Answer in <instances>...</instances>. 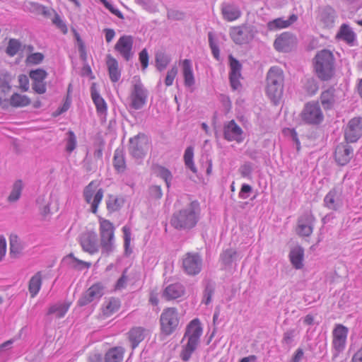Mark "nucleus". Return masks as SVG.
Returning <instances> with one entry per match:
<instances>
[{
  "instance_id": "c03bdc74",
  "label": "nucleus",
  "mask_w": 362,
  "mask_h": 362,
  "mask_svg": "<svg viewBox=\"0 0 362 362\" xmlns=\"http://www.w3.org/2000/svg\"><path fill=\"white\" fill-rule=\"evenodd\" d=\"M119 308V303L117 300L111 299L105 305L103 313L106 316H110Z\"/></svg>"
},
{
  "instance_id": "4d7b16f0",
  "label": "nucleus",
  "mask_w": 362,
  "mask_h": 362,
  "mask_svg": "<svg viewBox=\"0 0 362 362\" xmlns=\"http://www.w3.org/2000/svg\"><path fill=\"white\" fill-rule=\"evenodd\" d=\"M158 175L165 181L167 186L169 187V182L172 177L170 172L163 167H159Z\"/></svg>"
},
{
  "instance_id": "6e6d98bb",
  "label": "nucleus",
  "mask_w": 362,
  "mask_h": 362,
  "mask_svg": "<svg viewBox=\"0 0 362 362\" xmlns=\"http://www.w3.org/2000/svg\"><path fill=\"white\" fill-rule=\"evenodd\" d=\"M100 1L103 4V5L105 6V8H107L112 13H113L114 15H115L116 16H117L118 18H119L121 19L124 18V16H123V14L122 13V12L119 10L115 8L114 6L110 3H109L107 0H100Z\"/></svg>"
},
{
  "instance_id": "5701e85b",
  "label": "nucleus",
  "mask_w": 362,
  "mask_h": 362,
  "mask_svg": "<svg viewBox=\"0 0 362 362\" xmlns=\"http://www.w3.org/2000/svg\"><path fill=\"white\" fill-rule=\"evenodd\" d=\"M131 106L135 110L141 108L146 103V94L144 88L139 84L134 86V90L130 95Z\"/></svg>"
},
{
  "instance_id": "e2e57ef3",
  "label": "nucleus",
  "mask_w": 362,
  "mask_h": 362,
  "mask_svg": "<svg viewBox=\"0 0 362 362\" xmlns=\"http://www.w3.org/2000/svg\"><path fill=\"white\" fill-rule=\"evenodd\" d=\"M156 60L157 66L160 69H164L169 62V60L163 54L156 55Z\"/></svg>"
},
{
  "instance_id": "ddd939ff",
  "label": "nucleus",
  "mask_w": 362,
  "mask_h": 362,
  "mask_svg": "<svg viewBox=\"0 0 362 362\" xmlns=\"http://www.w3.org/2000/svg\"><path fill=\"white\" fill-rule=\"evenodd\" d=\"M362 136V118L351 119L344 131V137L348 142H356Z\"/></svg>"
},
{
  "instance_id": "72a5a7b5",
  "label": "nucleus",
  "mask_w": 362,
  "mask_h": 362,
  "mask_svg": "<svg viewBox=\"0 0 362 362\" xmlns=\"http://www.w3.org/2000/svg\"><path fill=\"white\" fill-rule=\"evenodd\" d=\"M337 37L351 45L356 40V34L348 25L342 24L337 35Z\"/></svg>"
},
{
  "instance_id": "2f4dec72",
  "label": "nucleus",
  "mask_w": 362,
  "mask_h": 362,
  "mask_svg": "<svg viewBox=\"0 0 362 362\" xmlns=\"http://www.w3.org/2000/svg\"><path fill=\"white\" fill-rule=\"evenodd\" d=\"M42 282V275L40 272L33 275L28 282V291L31 298H35L39 293Z\"/></svg>"
},
{
  "instance_id": "c756f323",
  "label": "nucleus",
  "mask_w": 362,
  "mask_h": 362,
  "mask_svg": "<svg viewBox=\"0 0 362 362\" xmlns=\"http://www.w3.org/2000/svg\"><path fill=\"white\" fill-rule=\"evenodd\" d=\"M181 65L185 86L191 87L194 86L195 80L191 61L185 59L181 62Z\"/></svg>"
},
{
  "instance_id": "393cba45",
  "label": "nucleus",
  "mask_w": 362,
  "mask_h": 362,
  "mask_svg": "<svg viewBox=\"0 0 362 362\" xmlns=\"http://www.w3.org/2000/svg\"><path fill=\"white\" fill-rule=\"evenodd\" d=\"M315 218L313 215L310 213L301 216L298 220V227L296 232L301 236H309L313 232V227L311 226Z\"/></svg>"
},
{
  "instance_id": "774afa93",
  "label": "nucleus",
  "mask_w": 362,
  "mask_h": 362,
  "mask_svg": "<svg viewBox=\"0 0 362 362\" xmlns=\"http://www.w3.org/2000/svg\"><path fill=\"white\" fill-rule=\"evenodd\" d=\"M105 34V40L107 43L110 42L115 36V33L113 29L105 28L104 30Z\"/></svg>"
},
{
  "instance_id": "f704fd0d",
  "label": "nucleus",
  "mask_w": 362,
  "mask_h": 362,
  "mask_svg": "<svg viewBox=\"0 0 362 362\" xmlns=\"http://www.w3.org/2000/svg\"><path fill=\"white\" fill-rule=\"evenodd\" d=\"M304 256L303 249L300 247L293 248L290 252V260L293 266L297 269H301L303 266V260Z\"/></svg>"
},
{
  "instance_id": "79ce46f5",
  "label": "nucleus",
  "mask_w": 362,
  "mask_h": 362,
  "mask_svg": "<svg viewBox=\"0 0 362 362\" xmlns=\"http://www.w3.org/2000/svg\"><path fill=\"white\" fill-rule=\"evenodd\" d=\"M123 203V199L110 194L106 202L107 209L110 212L117 211L122 207Z\"/></svg>"
},
{
  "instance_id": "39448f33",
  "label": "nucleus",
  "mask_w": 362,
  "mask_h": 362,
  "mask_svg": "<svg viewBox=\"0 0 362 362\" xmlns=\"http://www.w3.org/2000/svg\"><path fill=\"white\" fill-rule=\"evenodd\" d=\"M99 182L96 180L91 181L83 189V195L85 202L90 205V211L96 214L98 211L103 197L104 190L99 187Z\"/></svg>"
},
{
  "instance_id": "6ab92c4d",
  "label": "nucleus",
  "mask_w": 362,
  "mask_h": 362,
  "mask_svg": "<svg viewBox=\"0 0 362 362\" xmlns=\"http://www.w3.org/2000/svg\"><path fill=\"white\" fill-rule=\"evenodd\" d=\"M81 245L83 250L90 254L98 252L97 235L95 232L84 233L81 238Z\"/></svg>"
},
{
  "instance_id": "58836bf2",
  "label": "nucleus",
  "mask_w": 362,
  "mask_h": 362,
  "mask_svg": "<svg viewBox=\"0 0 362 362\" xmlns=\"http://www.w3.org/2000/svg\"><path fill=\"white\" fill-rule=\"evenodd\" d=\"M69 303H57L49 307L47 314L54 315L57 318L63 317L69 309Z\"/></svg>"
},
{
  "instance_id": "09e8293b",
  "label": "nucleus",
  "mask_w": 362,
  "mask_h": 362,
  "mask_svg": "<svg viewBox=\"0 0 362 362\" xmlns=\"http://www.w3.org/2000/svg\"><path fill=\"white\" fill-rule=\"evenodd\" d=\"M44 59V55L40 52H35L29 54L26 58V64L29 65H37Z\"/></svg>"
},
{
  "instance_id": "0eeeda50",
  "label": "nucleus",
  "mask_w": 362,
  "mask_h": 362,
  "mask_svg": "<svg viewBox=\"0 0 362 362\" xmlns=\"http://www.w3.org/2000/svg\"><path fill=\"white\" fill-rule=\"evenodd\" d=\"M151 148V140L144 133H139L129 139V153L136 159L144 158Z\"/></svg>"
},
{
  "instance_id": "6e6552de",
  "label": "nucleus",
  "mask_w": 362,
  "mask_h": 362,
  "mask_svg": "<svg viewBox=\"0 0 362 362\" xmlns=\"http://www.w3.org/2000/svg\"><path fill=\"white\" fill-rule=\"evenodd\" d=\"M180 322L178 311L175 308H165L160 317V331L166 336L172 334Z\"/></svg>"
},
{
  "instance_id": "a211bd4d",
  "label": "nucleus",
  "mask_w": 362,
  "mask_h": 362,
  "mask_svg": "<svg viewBox=\"0 0 362 362\" xmlns=\"http://www.w3.org/2000/svg\"><path fill=\"white\" fill-rule=\"evenodd\" d=\"M353 156V149L348 144H339L334 151V159L340 165H345Z\"/></svg>"
},
{
  "instance_id": "aec40b11",
  "label": "nucleus",
  "mask_w": 362,
  "mask_h": 362,
  "mask_svg": "<svg viewBox=\"0 0 362 362\" xmlns=\"http://www.w3.org/2000/svg\"><path fill=\"white\" fill-rule=\"evenodd\" d=\"M149 331L142 327H134L127 333L128 339L134 349L148 336Z\"/></svg>"
},
{
  "instance_id": "5fc2aeb1",
  "label": "nucleus",
  "mask_w": 362,
  "mask_h": 362,
  "mask_svg": "<svg viewBox=\"0 0 362 362\" xmlns=\"http://www.w3.org/2000/svg\"><path fill=\"white\" fill-rule=\"evenodd\" d=\"M128 281V276L127 275V270H124L121 276V277L117 280L115 284V289L121 290L126 287V285Z\"/></svg>"
},
{
  "instance_id": "f257e3e1",
  "label": "nucleus",
  "mask_w": 362,
  "mask_h": 362,
  "mask_svg": "<svg viewBox=\"0 0 362 362\" xmlns=\"http://www.w3.org/2000/svg\"><path fill=\"white\" fill-rule=\"evenodd\" d=\"M199 211V203L195 201L189 202L185 208L173 214L170 223L178 230L190 229L197 223Z\"/></svg>"
},
{
  "instance_id": "a19ab883",
  "label": "nucleus",
  "mask_w": 362,
  "mask_h": 362,
  "mask_svg": "<svg viewBox=\"0 0 362 362\" xmlns=\"http://www.w3.org/2000/svg\"><path fill=\"white\" fill-rule=\"evenodd\" d=\"M321 103L325 109L331 108L334 103V94L333 89H329L322 93Z\"/></svg>"
},
{
  "instance_id": "de8ad7c7",
  "label": "nucleus",
  "mask_w": 362,
  "mask_h": 362,
  "mask_svg": "<svg viewBox=\"0 0 362 362\" xmlns=\"http://www.w3.org/2000/svg\"><path fill=\"white\" fill-rule=\"evenodd\" d=\"M67 257L69 258H71V259H72L71 266L74 269H82L84 268L88 269V268L90 267V266H91L90 262H84L83 260H81V259L75 257L74 256V255L71 253L69 254Z\"/></svg>"
},
{
  "instance_id": "3c124183",
  "label": "nucleus",
  "mask_w": 362,
  "mask_h": 362,
  "mask_svg": "<svg viewBox=\"0 0 362 362\" xmlns=\"http://www.w3.org/2000/svg\"><path fill=\"white\" fill-rule=\"evenodd\" d=\"M69 138L66 141V150L69 153H71L76 147V137L72 131L68 132Z\"/></svg>"
},
{
  "instance_id": "bb28decb",
  "label": "nucleus",
  "mask_w": 362,
  "mask_h": 362,
  "mask_svg": "<svg viewBox=\"0 0 362 362\" xmlns=\"http://www.w3.org/2000/svg\"><path fill=\"white\" fill-rule=\"evenodd\" d=\"M297 20L298 16L296 14H292L287 20H284L281 18H278L271 21H269L267 24V27L269 30L275 31L277 30L284 29L289 27L293 23L296 22Z\"/></svg>"
},
{
  "instance_id": "9d476101",
  "label": "nucleus",
  "mask_w": 362,
  "mask_h": 362,
  "mask_svg": "<svg viewBox=\"0 0 362 362\" xmlns=\"http://www.w3.org/2000/svg\"><path fill=\"white\" fill-rule=\"evenodd\" d=\"M300 117L302 120L308 124H319L323 119V115L317 103H308Z\"/></svg>"
},
{
  "instance_id": "49530a36",
  "label": "nucleus",
  "mask_w": 362,
  "mask_h": 362,
  "mask_svg": "<svg viewBox=\"0 0 362 362\" xmlns=\"http://www.w3.org/2000/svg\"><path fill=\"white\" fill-rule=\"evenodd\" d=\"M21 47V44L19 40H18L16 39H11L8 42V44L7 48H6V53L9 56L13 57L18 52Z\"/></svg>"
},
{
  "instance_id": "69168bd1",
  "label": "nucleus",
  "mask_w": 362,
  "mask_h": 362,
  "mask_svg": "<svg viewBox=\"0 0 362 362\" xmlns=\"http://www.w3.org/2000/svg\"><path fill=\"white\" fill-rule=\"evenodd\" d=\"M251 190H252V187L250 185H247V184L243 185L241 187L240 191L239 192V197L243 199H247V196H245V194L250 192Z\"/></svg>"
},
{
  "instance_id": "ea45409f",
  "label": "nucleus",
  "mask_w": 362,
  "mask_h": 362,
  "mask_svg": "<svg viewBox=\"0 0 362 362\" xmlns=\"http://www.w3.org/2000/svg\"><path fill=\"white\" fill-rule=\"evenodd\" d=\"M10 255L13 258H17L21 254L22 246L19 242L18 238L16 235L10 236Z\"/></svg>"
},
{
  "instance_id": "cd10ccee",
  "label": "nucleus",
  "mask_w": 362,
  "mask_h": 362,
  "mask_svg": "<svg viewBox=\"0 0 362 362\" xmlns=\"http://www.w3.org/2000/svg\"><path fill=\"white\" fill-rule=\"evenodd\" d=\"M106 64L111 81L113 83L117 82L121 77V71L119 69L117 60L111 54H107L106 57Z\"/></svg>"
},
{
  "instance_id": "c85d7f7f",
  "label": "nucleus",
  "mask_w": 362,
  "mask_h": 362,
  "mask_svg": "<svg viewBox=\"0 0 362 362\" xmlns=\"http://www.w3.org/2000/svg\"><path fill=\"white\" fill-rule=\"evenodd\" d=\"M90 94L98 113L106 114L107 110V104L99 94L96 88V83H93L90 87Z\"/></svg>"
},
{
  "instance_id": "f03ea898",
  "label": "nucleus",
  "mask_w": 362,
  "mask_h": 362,
  "mask_svg": "<svg viewBox=\"0 0 362 362\" xmlns=\"http://www.w3.org/2000/svg\"><path fill=\"white\" fill-rule=\"evenodd\" d=\"M202 332L203 329L198 318L191 320L187 325L183 339H186L187 342L180 353V358L182 361H188L189 360L198 346Z\"/></svg>"
},
{
  "instance_id": "7ed1b4c3",
  "label": "nucleus",
  "mask_w": 362,
  "mask_h": 362,
  "mask_svg": "<svg viewBox=\"0 0 362 362\" xmlns=\"http://www.w3.org/2000/svg\"><path fill=\"white\" fill-rule=\"evenodd\" d=\"M283 91L284 72L281 69L273 66L269 70L267 76V95L276 105L282 98Z\"/></svg>"
},
{
  "instance_id": "b1692460",
  "label": "nucleus",
  "mask_w": 362,
  "mask_h": 362,
  "mask_svg": "<svg viewBox=\"0 0 362 362\" xmlns=\"http://www.w3.org/2000/svg\"><path fill=\"white\" fill-rule=\"evenodd\" d=\"M341 192L334 188L331 189L324 198V205L326 208L332 211H337L341 206L340 198Z\"/></svg>"
},
{
  "instance_id": "13d9d810",
  "label": "nucleus",
  "mask_w": 362,
  "mask_h": 362,
  "mask_svg": "<svg viewBox=\"0 0 362 362\" xmlns=\"http://www.w3.org/2000/svg\"><path fill=\"white\" fill-rule=\"evenodd\" d=\"M124 233V247L126 251L129 249L131 243V230L130 228L126 226L122 228Z\"/></svg>"
},
{
  "instance_id": "7c9ffc66",
  "label": "nucleus",
  "mask_w": 362,
  "mask_h": 362,
  "mask_svg": "<svg viewBox=\"0 0 362 362\" xmlns=\"http://www.w3.org/2000/svg\"><path fill=\"white\" fill-rule=\"evenodd\" d=\"M185 293L184 287L179 284H170L165 288L163 292V296L166 300L177 299Z\"/></svg>"
},
{
  "instance_id": "4be33fe9",
  "label": "nucleus",
  "mask_w": 362,
  "mask_h": 362,
  "mask_svg": "<svg viewBox=\"0 0 362 362\" xmlns=\"http://www.w3.org/2000/svg\"><path fill=\"white\" fill-rule=\"evenodd\" d=\"M296 40L292 35L288 33H284L280 35L274 41V48L279 52H288L295 45Z\"/></svg>"
},
{
  "instance_id": "4c0bfd02",
  "label": "nucleus",
  "mask_w": 362,
  "mask_h": 362,
  "mask_svg": "<svg viewBox=\"0 0 362 362\" xmlns=\"http://www.w3.org/2000/svg\"><path fill=\"white\" fill-rule=\"evenodd\" d=\"M9 103L13 107H23L29 105L30 100L26 95L15 93L11 96Z\"/></svg>"
},
{
  "instance_id": "c9c22d12",
  "label": "nucleus",
  "mask_w": 362,
  "mask_h": 362,
  "mask_svg": "<svg viewBox=\"0 0 362 362\" xmlns=\"http://www.w3.org/2000/svg\"><path fill=\"white\" fill-rule=\"evenodd\" d=\"M13 76L7 71L0 72V90L3 93H8L12 88Z\"/></svg>"
},
{
  "instance_id": "f3484780",
  "label": "nucleus",
  "mask_w": 362,
  "mask_h": 362,
  "mask_svg": "<svg viewBox=\"0 0 362 362\" xmlns=\"http://www.w3.org/2000/svg\"><path fill=\"white\" fill-rule=\"evenodd\" d=\"M223 134L224 138L229 141L240 143L243 141V132L234 120L224 126Z\"/></svg>"
},
{
  "instance_id": "052dcab7",
  "label": "nucleus",
  "mask_w": 362,
  "mask_h": 362,
  "mask_svg": "<svg viewBox=\"0 0 362 362\" xmlns=\"http://www.w3.org/2000/svg\"><path fill=\"white\" fill-rule=\"evenodd\" d=\"M209 42L213 55L218 59L219 57V49L217 45L214 42L213 36L211 33L209 34Z\"/></svg>"
},
{
  "instance_id": "473e14b6",
  "label": "nucleus",
  "mask_w": 362,
  "mask_h": 362,
  "mask_svg": "<svg viewBox=\"0 0 362 362\" xmlns=\"http://www.w3.org/2000/svg\"><path fill=\"white\" fill-rule=\"evenodd\" d=\"M124 354V349L121 346H115L110 349L105 355V362H122Z\"/></svg>"
},
{
  "instance_id": "20e7f679",
  "label": "nucleus",
  "mask_w": 362,
  "mask_h": 362,
  "mask_svg": "<svg viewBox=\"0 0 362 362\" xmlns=\"http://www.w3.org/2000/svg\"><path fill=\"white\" fill-rule=\"evenodd\" d=\"M314 68L320 79L329 80L334 74L333 54L327 49H322L317 52L315 57Z\"/></svg>"
},
{
  "instance_id": "423d86ee",
  "label": "nucleus",
  "mask_w": 362,
  "mask_h": 362,
  "mask_svg": "<svg viewBox=\"0 0 362 362\" xmlns=\"http://www.w3.org/2000/svg\"><path fill=\"white\" fill-rule=\"evenodd\" d=\"M100 246L103 252L108 254L112 250L115 238V227L109 220L102 217L98 218Z\"/></svg>"
},
{
  "instance_id": "e433bc0d",
  "label": "nucleus",
  "mask_w": 362,
  "mask_h": 362,
  "mask_svg": "<svg viewBox=\"0 0 362 362\" xmlns=\"http://www.w3.org/2000/svg\"><path fill=\"white\" fill-rule=\"evenodd\" d=\"M113 165L118 173H123L126 169L124 154L122 150L116 149L113 157Z\"/></svg>"
},
{
  "instance_id": "37998d69",
  "label": "nucleus",
  "mask_w": 362,
  "mask_h": 362,
  "mask_svg": "<svg viewBox=\"0 0 362 362\" xmlns=\"http://www.w3.org/2000/svg\"><path fill=\"white\" fill-rule=\"evenodd\" d=\"M194 149L192 146L186 148L184 154V161L185 165L190 169L193 173H197V168L193 162Z\"/></svg>"
},
{
  "instance_id": "680f3d73",
  "label": "nucleus",
  "mask_w": 362,
  "mask_h": 362,
  "mask_svg": "<svg viewBox=\"0 0 362 362\" xmlns=\"http://www.w3.org/2000/svg\"><path fill=\"white\" fill-rule=\"evenodd\" d=\"M102 354L100 351L94 350L89 353L88 356V362H101Z\"/></svg>"
},
{
  "instance_id": "2eb2a0df",
  "label": "nucleus",
  "mask_w": 362,
  "mask_h": 362,
  "mask_svg": "<svg viewBox=\"0 0 362 362\" xmlns=\"http://www.w3.org/2000/svg\"><path fill=\"white\" fill-rule=\"evenodd\" d=\"M349 329L343 325L338 324L332 332V345L337 351H342L346 346Z\"/></svg>"
},
{
  "instance_id": "8fccbe9b",
  "label": "nucleus",
  "mask_w": 362,
  "mask_h": 362,
  "mask_svg": "<svg viewBox=\"0 0 362 362\" xmlns=\"http://www.w3.org/2000/svg\"><path fill=\"white\" fill-rule=\"evenodd\" d=\"M53 11L54 16L52 19L53 24H54L64 34H66L68 32V28L64 21L62 20L58 13H57L54 11Z\"/></svg>"
},
{
  "instance_id": "f8f14e48",
  "label": "nucleus",
  "mask_w": 362,
  "mask_h": 362,
  "mask_svg": "<svg viewBox=\"0 0 362 362\" xmlns=\"http://www.w3.org/2000/svg\"><path fill=\"white\" fill-rule=\"evenodd\" d=\"M134 38L132 35L121 36L115 45V49L126 60H130L133 57Z\"/></svg>"
},
{
  "instance_id": "1a4fd4ad",
  "label": "nucleus",
  "mask_w": 362,
  "mask_h": 362,
  "mask_svg": "<svg viewBox=\"0 0 362 362\" xmlns=\"http://www.w3.org/2000/svg\"><path fill=\"white\" fill-rule=\"evenodd\" d=\"M257 33V30L254 25L247 24L233 26L230 30L231 39L238 45L249 43L255 38Z\"/></svg>"
},
{
  "instance_id": "864d4df0",
  "label": "nucleus",
  "mask_w": 362,
  "mask_h": 362,
  "mask_svg": "<svg viewBox=\"0 0 362 362\" xmlns=\"http://www.w3.org/2000/svg\"><path fill=\"white\" fill-rule=\"evenodd\" d=\"M19 88L22 91H27L29 88V79L28 77L25 74H21L18 76Z\"/></svg>"
},
{
  "instance_id": "a878e982",
  "label": "nucleus",
  "mask_w": 362,
  "mask_h": 362,
  "mask_svg": "<svg viewBox=\"0 0 362 362\" xmlns=\"http://www.w3.org/2000/svg\"><path fill=\"white\" fill-rule=\"evenodd\" d=\"M221 11L223 19L228 22L235 21L241 16L240 9L233 4H223Z\"/></svg>"
},
{
  "instance_id": "4468645a",
  "label": "nucleus",
  "mask_w": 362,
  "mask_h": 362,
  "mask_svg": "<svg viewBox=\"0 0 362 362\" xmlns=\"http://www.w3.org/2000/svg\"><path fill=\"white\" fill-rule=\"evenodd\" d=\"M29 76L32 80L33 90L38 94H44L47 90L46 83L44 81L47 76V71L42 69H37L30 71Z\"/></svg>"
},
{
  "instance_id": "603ef678",
  "label": "nucleus",
  "mask_w": 362,
  "mask_h": 362,
  "mask_svg": "<svg viewBox=\"0 0 362 362\" xmlns=\"http://www.w3.org/2000/svg\"><path fill=\"white\" fill-rule=\"evenodd\" d=\"M177 74V68L176 66L172 67L170 70L167 72V75L165 79V84L167 86L173 85V81Z\"/></svg>"
},
{
  "instance_id": "dca6fc26",
  "label": "nucleus",
  "mask_w": 362,
  "mask_h": 362,
  "mask_svg": "<svg viewBox=\"0 0 362 362\" xmlns=\"http://www.w3.org/2000/svg\"><path fill=\"white\" fill-rule=\"evenodd\" d=\"M103 285L100 283H95L92 285L81 297L78 303L81 306L86 305L95 299L100 298L103 295Z\"/></svg>"
},
{
  "instance_id": "338daca9",
  "label": "nucleus",
  "mask_w": 362,
  "mask_h": 362,
  "mask_svg": "<svg viewBox=\"0 0 362 362\" xmlns=\"http://www.w3.org/2000/svg\"><path fill=\"white\" fill-rule=\"evenodd\" d=\"M6 252V242L4 237H0V261L5 256Z\"/></svg>"
},
{
  "instance_id": "412c9836",
  "label": "nucleus",
  "mask_w": 362,
  "mask_h": 362,
  "mask_svg": "<svg viewBox=\"0 0 362 362\" xmlns=\"http://www.w3.org/2000/svg\"><path fill=\"white\" fill-rule=\"evenodd\" d=\"M230 61V85L233 89H238L240 86V78L241 77V68L240 63L235 59L232 55L229 56Z\"/></svg>"
},
{
  "instance_id": "a18cd8bd",
  "label": "nucleus",
  "mask_w": 362,
  "mask_h": 362,
  "mask_svg": "<svg viewBox=\"0 0 362 362\" xmlns=\"http://www.w3.org/2000/svg\"><path fill=\"white\" fill-rule=\"evenodd\" d=\"M22 188H23V185H22L21 180H17L13 184L12 191L8 197V200L10 202H13L17 201L20 198Z\"/></svg>"
},
{
  "instance_id": "bf43d9fd",
  "label": "nucleus",
  "mask_w": 362,
  "mask_h": 362,
  "mask_svg": "<svg viewBox=\"0 0 362 362\" xmlns=\"http://www.w3.org/2000/svg\"><path fill=\"white\" fill-rule=\"evenodd\" d=\"M139 58L143 69H146L148 65V54L146 49H144L141 51Z\"/></svg>"
},
{
  "instance_id": "0e129e2a",
  "label": "nucleus",
  "mask_w": 362,
  "mask_h": 362,
  "mask_svg": "<svg viewBox=\"0 0 362 362\" xmlns=\"http://www.w3.org/2000/svg\"><path fill=\"white\" fill-rule=\"evenodd\" d=\"M214 293V289L211 286H206L204 291L203 302L208 305L211 301V298Z\"/></svg>"
},
{
  "instance_id": "9b49d317",
  "label": "nucleus",
  "mask_w": 362,
  "mask_h": 362,
  "mask_svg": "<svg viewBox=\"0 0 362 362\" xmlns=\"http://www.w3.org/2000/svg\"><path fill=\"white\" fill-rule=\"evenodd\" d=\"M202 259L197 253L188 252L183 256L182 267L189 275H196L201 272Z\"/></svg>"
}]
</instances>
